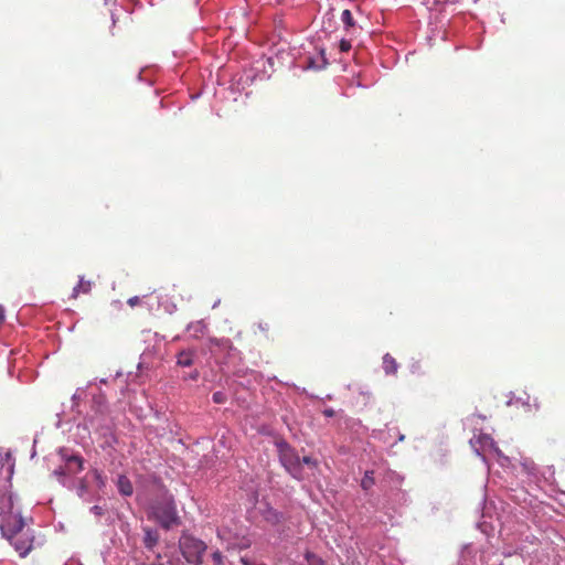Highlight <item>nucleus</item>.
I'll return each instance as SVG.
<instances>
[{"label": "nucleus", "instance_id": "nucleus-1", "mask_svg": "<svg viewBox=\"0 0 565 565\" xmlns=\"http://www.w3.org/2000/svg\"><path fill=\"white\" fill-rule=\"evenodd\" d=\"M24 529V520L19 511L13 509L11 494L0 495V531L3 537L12 540Z\"/></svg>", "mask_w": 565, "mask_h": 565}, {"label": "nucleus", "instance_id": "nucleus-2", "mask_svg": "<svg viewBox=\"0 0 565 565\" xmlns=\"http://www.w3.org/2000/svg\"><path fill=\"white\" fill-rule=\"evenodd\" d=\"M279 460L285 469L296 479L302 478L301 460L297 451L285 440H277Z\"/></svg>", "mask_w": 565, "mask_h": 565}, {"label": "nucleus", "instance_id": "nucleus-3", "mask_svg": "<svg viewBox=\"0 0 565 565\" xmlns=\"http://www.w3.org/2000/svg\"><path fill=\"white\" fill-rule=\"evenodd\" d=\"M180 551L185 561L193 565H201L206 545L203 541L191 535H183L179 542Z\"/></svg>", "mask_w": 565, "mask_h": 565}, {"label": "nucleus", "instance_id": "nucleus-4", "mask_svg": "<svg viewBox=\"0 0 565 565\" xmlns=\"http://www.w3.org/2000/svg\"><path fill=\"white\" fill-rule=\"evenodd\" d=\"M153 513L157 521L164 529H170L171 526L179 524V516L175 503L172 500L159 503L154 508Z\"/></svg>", "mask_w": 565, "mask_h": 565}, {"label": "nucleus", "instance_id": "nucleus-5", "mask_svg": "<svg viewBox=\"0 0 565 565\" xmlns=\"http://www.w3.org/2000/svg\"><path fill=\"white\" fill-rule=\"evenodd\" d=\"M21 557H25L33 547L34 535L30 530H22L12 540H9Z\"/></svg>", "mask_w": 565, "mask_h": 565}, {"label": "nucleus", "instance_id": "nucleus-6", "mask_svg": "<svg viewBox=\"0 0 565 565\" xmlns=\"http://www.w3.org/2000/svg\"><path fill=\"white\" fill-rule=\"evenodd\" d=\"M93 281L85 279L83 276L79 277L78 284L73 288L72 298H77L81 294L87 295L90 292Z\"/></svg>", "mask_w": 565, "mask_h": 565}, {"label": "nucleus", "instance_id": "nucleus-7", "mask_svg": "<svg viewBox=\"0 0 565 565\" xmlns=\"http://www.w3.org/2000/svg\"><path fill=\"white\" fill-rule=\"evenodd\" d=\"M143 532V544L148 550H152L159 542V534L156 530L149 527H146Z\"/></svg>", "mask_w": 565, "mask_h": 565}, {"label": "nucleus", "instance_id": "nucleus-8", "mask_svg": "<svg viewBox=\"0 0 565 565\" xmlns=\"http://www.w3.org/2000/svg\"><path fill=\"white\" fill-rule=\"evenodd\" d=\"M383 369L387 375L396 374V372H397L398 364H397L396 360L390 353H386L383 356Z\"/></svg>", "mask_w": 565, "mask_h": 565}, {"label": "nucleus", "instance_id": "nucleus-9", "mask_svg": "<svg viewBox=\"0 0 565 565\" xmlns=\"http://www.w3.org/2000/svg\"><path fill=\"white\" fill-rule=\"evenodd\" d=\"M66 468L68 472L77 473L83 469V458L79 456H70L66 459Z\"/></svg>", "mask_w": 565, "mask_h": 565}, {"label": "nucleus", "instance_id": "nucleus-10", "mask_svg": "<svg viewBox=\"0 0 565 565\" xmlns=\"http://www.w3.org/2000/svg\"><path fill=\"white\" fill-rule=\"evenodd\" d=\"M193 355L194 352L191 350L188 351H181L177 356V363L180 366H191L193 364Z\"/></svg>", "mask_w": 565, "mask_h": 565}, {"label": "nucleus", "instance_id": "nucleus-11", "mask_svg": "<svg viewBox=\"0 0 565 565\" xmlns=\"http://www.w3.org/2000/svg\"><path fill=\"white\" fill-rule=\"evenodd\" d=\"M119 490L124 495H130L132 493V486L126 477L119 478Z\"/></svg>", "mask_w": 565, "mask_h": 565}, {"label": "nucleus", "instance_id": "nucleus-12", "mask_svg": "<svg viewBox=\"0 0 565 565\" xmlns=\"http://www.w3.org/2000/svg\"><path fill=\"white\" fill-rule=\"evenodd\" d=\"M375 483V480H374V477H373V471H366L364 473V477L362 478L361 480V487L363 490H369L371 489Z\"/></svg>", "mask_w": 565, "mask_h": 565}, {"label": "nucleus", "instance_id": "nucleus-13", "mask_svg": "<svg viewBox=\"0 0 565 565\" xmlns=\"http://www.w3.org/2000/svg\"><path fill=\"white\" fill-rule=\"evenodd\" d=\"M341 20L347 29L354 26L355 22L350 10L345 9L342 11Z\"/></svg>", "mask_w": 565, "mask_h": 565}, {"label": "nucleus", "instance_id": "nucleus-14", "mask_svg": "<svg viewBox=\"0 0 565 565\" xmlns=\"http://www.w3.org/2000/svg\"><path fill=\"white\" fill-rule=\"evenodd\" d=\"M305 558L308 565H326L323 559L312 552H307Z\"/></svg>", "mask_w": 565, "mask_h": 565}, {"label": "nucleus", "instance_id": "nucleus-15", "mask_svg": "<svg viewBox=\"0 0 565 565\" xmlns=\"http://www.w3.org/2000/svg\"><path fill=\"white\" fill-rule=\"evenodd\" d=\"M211 343L223 349L231 350L233 348V344L228 339H211Z\"/></svg>", "mask_w": 565, "mask_h": 565}, {"label": "nucleus", "instance_id": "nucleus-16", "mask_svg": "<svg viewBox=\"0 0 565 565\" xmlns=\"http://www.w3.org/2000/svg\"><path fill=\"white\" fill-rule=\"evenodd\" d=\"M212 399L215 404H224L227 401V397L223 392H215L212 395Z\"/></svg>", "mask_w": 565, "mask_h": 565}, {"label": "nucleus", "instance_id": "nucleus-17", "mask_svg": "<svg viewBox=\"0 0 565 565\" xmlns=\"http://www.w3.org/2000/svg\"><path fill=\"white\" fill-rule=\"evenodd\" d=\"M68 473L70 472H68V469L66 468V466L65 467H60V468H57V469H55L53 471V475L56 476L58 479L65 477Z\"/></svg>", "mask_w": 565, "mask_h": 565}, {"label": "nucleus", "instance_id": "nucleus-18", "mask_svg": "<svg viewBox=\"0 0 565 565\" xmlns=\"http://www.w3.org/2000/svg\"><path fill=\"white\" fill-rule=\"evenodd\" d=\"M212 559L214 565H223V555L220 551H216L212 554Z\"/></svg>", "mask_w": 565, "mask_h": 565}, {"label": "nucleus", "instance_id": "nucleus-19", "mask_svg": "<svg viewBox=\"0 0 565 565\" xmlns=\"http://www.w3.org/2000/svg\"><path fill=\"white\" fill-rule=\"evenodd\" d=\"M341 52H349L351 50V42L342 39L339 45Z\"/></svg>", "mask_w": 565, "mask_h": 565}, {"label": "nucleus", "instance_id": "nucleus-20", "mask_svg": "<svg viewBox=\"0 0 565 565\" xmlns=\"http://www.w3.org/2000/svg\"><path fill=\"white\" fill-rule=\"evenodd\" d=\"M301 460V463H305V465H308V466H311V467H316L317 466V462L309 456H305Z\"/></svg>", "mask_w": 565, "mask_h": 565}, {"label": "nucleus", "instance_id": "nucleus-21", "mask_svg": "<svg viewBox=\"0 0 565 565\" xmlns=\"http://www.w3.org/2000/svg\"><path fill=\"white\" fill-rule=\"evenodd\" d=\"M90 511H92L95 515H97V516H100V515H103V513H104L103 508H102V507H99V505H94V507H92V508H90Z\"/></svg>", "mask_w": 565, "mask_h": 565}, {"label": "nucleus", "instance_id": "nucleus-22", "mask_svg": "<svg viewBox=\"0 0 565 565\" xmlns=\"http://www.w3.org/2000/svg\"><path fill=\"white\" fill-rule=\"evenodd\" d=\"M127 302L130 307H135L140 303V298L135 296V297L129 298Z\"/></svg>", "mask_w": 565, "mask_h": 565}, {"label": "nucleus", "instance_id": "nucleus-23", "mask_svg": "<svg viewBox=\"0 0 565 565\" xmlns=\"http://www.w3.org/2000/svg\"><path fill=\"white\" fill-rule=\"evenodd\" d=\"M324 416L332 417L334 415V411L332 408H328L323 411Z\"/></svg>", "mask_w": 565, "mask_h": 565}, {"label": "nucleus", "instance_id": "nucleus-24", "mask_svg": "<svg viewBox=\"0 0 565 565\" xmlns=\"http://www.w3.org/2000/svg\"><path fill=\"white\" fill-rule=\"evenodd\" d=\"M4 321V309L2 306H0V326L3 323Z\"/></svg>", "mask_w": 565, "mask_h": 565}, {"label": "nucleus", "instance_id": "nucleus-25", "mask_svg": "<svg viewBox=\"0 0 565 565\" xmlns=\"http://www.w3.org/2000/svg\"><path fill=\"white\" fill-rule=\"evenodd\" d=\"M523 468L527 471H530V467H527L526 465H523ZM531 469H533V467H531Z\"/></svg>", "mask_w": 565, "mask_h": 565}, {"label": "nucleus", "instance_id": "nucleus-26", "mask_svg": "<svg viewBox=\"0 0 565 565\" xmlns=\"http://www.w3.org/2000/svg\"><path fill=\"white\" fill-rule=\"evenodd\" d=\"M321 54H322L323 65H326V64H327V61H326V58H324V56H323V52H321Z\"/></svg>", "mask_w": 565, "mask_h": 565}, {"label": "nucleus", "instance_id": "nucleus-27", "mask_svg": "<svg viewBox=\"0 0 565 565\" xmlns=\"http://www.w3.org/2000/svg\"><path fill=\"white\" fill-rule=\"evenodd\" d=\"M309 66L313 67V62L312 61H310Z\"/></svg>", "mask_w": 565, "mask_h": 565}, {"label": "nucleus", "instance_id": "nucleus-28", "mask_svg": "<svg viewBox=\"0 0 565 565\" xmlns=\"http://www.w3.org/2000/svg\"><path fill=\"white\" fill-rule=\"evenodd\" d=\"M65 565H76V564H74V563H66Z\"/></svg>", "mask_w": 565, "mask_h": 565}]
</instances>
